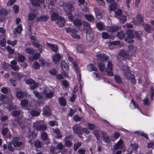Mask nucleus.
<instances>
[{
  "instance_id": "obj_1",
  "label": "nucleus",
  "mask_w": 154,
  "mask_h": 154,
  "mask_svg": "<svg viewBox=\"0 0 154 154\" xmlns=\"http://www.w3.org/2000/svg\"><path fill=\"white\" fill-rule=\"evenodd\" d=\"M127 51L122 50L120 51L119 55L121 56L125 60L128 59L132 56L133 53H131L130 51L132 48V46H127Z\"/></svg>"
},
{
  "instance_id": "obj_2",
  "label": "nucleus",
  "mask_w": 154,
  "mask_h": 154,
  "mask_svg": "<svg viewBox=\"0 0 154 154\" xmlns=\"http://www.w3.org/2000/svg\"><path fill=\"white\" fill-rule=\"evenodd\" d=\"M34 128L38 131H45L47 128V126L45 124H41L40 122H34L32 125Z\"/></svg>"
},
{
  "instance_id": "obj_3",
  "label": "nucleus",
  "mask_w": 154,
  "mask_h": 154,
  "mask_svg": "<svg viewBox=\"0 0 154 154\" xmlns=\"http://www.w3.org/2000/svg\"><path fill=\"white\" fill-rule=\"evenodd\" d=\"M61 68L62 72L61 73L66 77H68L67 74L68 72L69 67L68 65L65 61H62L61 63Z\"/></svg>"
},
{
  "instance_id": "obj_4",
  "label": "nucleus",
  "mask_w": 154,
  "mask_h": 154,
  "mask_svg": "<svg viewBox=\"0 0 154 154\" xmlns=\"http://www.w3.org/2000/svg\"><path fill=\"white\" fill-rule=\"evenodd\" d=\"M105 71L107 75L109 76H113L114 74L112 72V64L111 61H109L107 65V68Z\"/></svg>"
},
{
  "instance_id": "obj_5",
  "label": "nucleus",
  "mask_w": 154,
  "mask_h": 154,
  "mask_svg": "<svg viewBox=\"0 0 154 154\" xmlns=\"http://www.w3.org/2000/svg\"><path fill=\"white\" fill-rule=\"evenodd\" d=\"M101 133L102 135L101 139L103 140L106 143H109L111 140L110 137L107 135V133L103 131H101Z\"/></svg>"
},
{
  "instance_id": "obj_6",
  "label": "nucleus",
  "mask_w": 154,
  "mask_h": 154,
  "mask_svg": "<svg viewBox=\"0 0 154 154\" xmlns=\"http://www.w3.org/2000/svg\"><path fill=\"white\" fill-rule=\"evenodd\" d=\"M12 141L13 145L14 146L18 147L21 146L22 144V142L20 141L19 137H13Z\"/></svg>"
},
{
  "instance_id": "obj_7",
  "label": "nucleus",
  "mask_w": 154,
  "mask_h": 154,
  "mask_svg": "<svg viewBox=\"0 0 154 154\" xmlns=\"http://www.w3.org/2000/svg\"><path fill=\"white\" fill-rule=\"evenodd\" d=\"M94 11L95 13L96 17L98 19L102 18L103 14L100 9L96 7L94 8Z\"/></svg>"
},
{
  "instance_id": "obj_8",
  "label": "nucleus",
  "mask_w": 154,
  "mask_h": 154,
  "mask_svg": "<svg viewBox=\"0 0 154 154\" xmlns=\"http://www.w3.org/2000/svg\"><path fill=\"white\" fill-rule=\"evenodd\" d=\"M75 134H82V128L78 125H75L72 128Z\"/></svg>"
},
{
  "instance_id": "obj_9",
  "label": "nucleus",
  "mask_w": 154,
  "mask_h": 154,
  "mask_svg": "<svg viewBox=\"0 0 154 154\" xmlns=\"http://www.w3.org/2000/svg\"><path fill=\"white\" fill-rule=\"evenodd\" d=\"M98 60L101 61H106L109 59V57L103 53L99 54L97 55Z\"/></svg>"
},
{
  "instance_id": "obj_10",
  "label": "nucleus",
  "mask_w": 154,
  "mask_h": 154,
  "mask_svg": "<svg viewBox=\"0 0 154 154\" xmlns=\"http://www.w3.org/2000/svg\"><path fill=\"white\" fill-rule=\"evenodd\" d=\"M119 29L117 25H114L113 26H108L106 28V30L110 32H113L117 31Z\"/></svg>"
},
{
  "instance_id": "obj_11",
  "label": "nucleus",
  "mask_w": 154,
  "mask_h": 154,
  "mask_svg": "<svg viewBox=\"0 0 154 154\" xmlns=\"http://www.w3.org/2000/svg\"><path fill=\"white\" fill-rule=\"evenodd\" d=\"M83 24L84 32L85 33H88L91 32V29L90 28V25L88 22H84Z\"/></svg>"
},
{
  "instance_id": "obj_12",
  "label": "nucleus",
  "mask_w": 154,
  "mask_h": 154,
  "mask_svg": "<svg viewBox=\"0 0 154 154\" xmlns=\"http://www.w3.org/2000/svg\"><path fill=\"white\" fill-rule=\"evenodd\" d=\"M43 115L47 117H49L50 116V109L49 107L48 106H45L43 109Z\"/></svg>"
},
{
  "instance_id": "obj_13",
  "label": "nucleus",
  "mask_w": 154,
  "mask_h": 154,
  "mask_svg": "<svg viewBox=\"0 0 154 154\" xmlns=\"http://www.w3.org/2000/svg\"><path fill=\"white\" fill-rule=\"evenodd\" d=\"M143 16L140 14H138L136 17L137 22L139 24L143 25L144 24V22L143 20Z\"/></svg>"
},
{
  "instance_id": "obj_14",
  "label": "nucleus",
  "mask_w": 154,
  "mask_h": 154,
  "mask_svg": "<svg viewBox=\"0 0 154 154\" xmlns=\"http://www.w3.org/2000/svg\"><path fill=\"white\" fill-rule=\"evenodd\" d=\"M65 22V20L62 17H60L58 18V19L56 22V23L57 24L59 27L63 26Z\"/></svg>"
},
{
  "instance_id": "obj_15",
  "label": "nucleus",
  "mask_w": 154,
  "mask_h": 154,
  "mask_svg": "<svg viewBox=\"0 0 154 154\" xmlns=\"http://www.w3.org/2000/svg\"><path fill=\"white\" fill-rule=\"evenodd\" d=\"M47 46L49 47L50 49L54 52H56L58 49L57 45L55 44H51L47 43Z\"/></svg>"
},
{
  "instance_id": "obj_16",
  "label": "nucleus",
  "mask_w": 154,
  "mask_h": 154,
  "mask_svg": "<svg viewBox=\"0 0 154 154\" xmlns=\"http://www.w3.org/2000/svg\"><path fill=\"white\" fill-rule=\"evenodd\" d=\"M123 141L121 140H119L114 146V149H121L123 146Z\"/></svg>"
},
{
  "instance_id": "obj_17",
  "label": "nucleus",
  "mask_w": 154,
  "mask_h": 154,
  "mask_svg": "<svg viewBox=\"0 0 154 154\" xmlns=\"http://www.w3.org/2000/svg\"><path fill=\"white\" fill-rule=\"evenodd\" d=\"M30 0L32 4L35 6H40V3H42L44 2L45 0Z\"/></svg>"
},
{
  "instance_id": "obj_18",
  "label": "nucleus",
  "mask_w": 154,
  "mask_h": 154,
  "mask_svg": "<svg viewBox=\"0 0 154 154\" xmlns=\"http://www.w3.org/2000/svg\"><path fill=\"white\" fill-rule=\"evenodd\" d=\"M53 61L55 63H57L61 59V56L59 53L56 54L52 57Z\"/></svg>"
},
{
  "instance_id": "obj_19",
  "label": "nucleus",
  "mask_w": 154,
  "mask_h": 154,
  "mask_svg": "<svg viewBox=\"0 0 154 154\" xmlns=\"http://www.w3.org/2000/svg\"><path fill=\"white\" fill-rule=\"evenodd\" d=\"M86 33L87 40L89 42L93 41V40L94 35L92 32Z\"/></svg>"
},
{
  "instance_id": "obj_20",
  "label": "nucleus",
  "mask_w": 154,
  "mask_h": 154,
  "mask_svg": "<svg viewBox=\"0 0 154 154\" xmlns=\"http://www.w3.org/2000/svg\"><path fill=\"white\" fill-rule=\"evenodd\" d=\"M96 27L100 31H103L105 29V25L104 23L101 22H98L96 23Z\"/></svg>"
},
{
  "instance_id": "obj_21",
  "label": "nucleus",
  "mask_w": 154,
  "mask_h": 154,
  "mask_svg": "<svg viewBox=\"0 0 154 154\" xmlns=\"http://www.w3.org/2000/svg\"><path fill=\"white\" fill-rule=\"evenodd\" d=\"M85 18L88 21L91 22L94 21L95 18L92 14H87L84 15Z\"/></svg>"
},
{
  "instance_id": "obj_22",
  "label": "nucleus",
  "mask_w": 154,
  "mask_h": 154,
  "mask_svg": "<svg viewBox=\"0 0 154 154\" xmlns=\"http://www.w3.org/2000/svg\"><path fill=\"white\" fill-rule=\"evenodd\" d=\"M77 50L78 52L81 53H85V48L81 45H79L77 46Z\"/></svg>"
},
{
  "instance_id": "obj_23",
  "label": "nucleus",
  "mask_w": 154,
  "mask_h": 154,
  "mask_svg": "<svg viewBox=\"0 0 154 154\" xmlns=\"http://www.w3.org/2000/svg\"><path fill=\"white\" fill-rule=\"evenodd\" d=\"M33 94L34 95L35 97L38 99H43L44 95L42 93H39L38 91H33Z\"/></svg>"
},
{
  "instance_id": "obj_24",
  "label": "nucleus",
  "mask_w": 154,
  "mask_h": 154,
  "mask_svg": "<svg viewBox=\"0 0 154 154\" xmlns=\"http://www.w3.org/2000/svg\"><path fill=\"white\" fill-rule=\"evenodd\" d=\"M48 19V17L46 15H43L40 16L38 19L37 21H46Z\"/></svg>"
},
{
  "instance_id": "obj_25",
  "label": "nucleus",
  "mask_w": 154,
  "mask_h": 154,
  "mask_svg": "<svg viewBox=\"0 0 154 154\" xmlns=\"http://www.w3.org/2000/svg\"><path fill=\"white\" fill-rule=\"evenodd\" d=\"M134 35H131V36H127L125 39V40L128 43H132L133 41Z\"/></svg>"
},
{
  "instance_id": "obj_26",
  "label": "nucleus",
  "mask_w": 154,
  "mask_h": 154,
  "mask_svg": "<svg viewBox=\"0 0 154 154\" xmlns=\"http://www.w3.org/2000/svg\"><path fill=\"white\" fill-rule=\"evenodd\" d=\"M7 124H5L4 125V126L3 127L2 132L3 135H6L8 131V129L7 127Z\"/></svg>"
},
{
  "instance_id": "obj_27",
  "label": "nucleus",
  "mask_w": 154,
  "mask_h": 154,
  "mask_svg": "<svg viewBox=\"0 0 154 154\" xmlns=\"http://www.w3.org/2000/svg\"><path fill=\"white\" fill-rule=\"evenodd\" d=\"M58 100L61 105L63 106H65L66 105V101L65 99L63 97H59Z\"/></svg>"
},
{
  "instance_id": "obj_28",
  "label": "nucleus",
  "mask_w": 154,
  "mask_h": 154,
  "mask_svg": "<svg viewBox=\"0 0 154 154\" xmlns=\"http://www.w3.org/2000/svg\"><path fill=\"white\" fill-rule=\"evenodd\" d=\"M40 112L39 110L34 109L31 111L30 114L32 116H38L39 115Z\"/></svg>"
},
{
  "instance_id": "obj_29",
  "label": "nucleus",
  "mask_w": 154,
  "mask_h": 154,
  "mask_svg": "<svg viewBox=\"0 0 154 154\" xmlns=\"http://www.w3.org/2000/svg\"><path fill=\"white\" fill-rule=\"evenodd\" d=\"M43 93L45 94V97L47 98H50L52 97L53 95V92H49L47 93L46 91L45 90H44Z\"/></svg>"
},
{
  "instance_id": "obj_30",
  "label": "nucleus",
  "mask_w": 154,
  "mask_h": 154,
  "mask_svg": "<svg viewBox=\"0 0 154 154\" xmlns=\"http://www.w3.org/2000/svg\"><path fill=\"white\" fill-rule=\"evenodd\" d=\"M100 131L99 130L96 129L93 131V134L95 135L96 138L97 140L100 139Z\"/></svg>"
},
{
  "instance_id": "obj_31",
  "label": "nucleus",
  "mask_w": 154,
  "mask_h": 154,
  "mask_svg": "<svg viewBox=\"0 0 154 154\" xmlns=\"http://www.w3.org/2000/svg\"><path fill=\"white\" fill-rule=\"evenodd\" d=\"M53 130L54 132L56 134L57 138L59 139L61 137V134L58 128L53 129Z\"/></svg>"
},
{
  "instance_id": "obj_32",
  "label": "nucleus",
  "mask_w": 154,
  "mask_h": 154,
  "mask_svg": "<svg viewBox=\"0 0 154 154\" xmlns=\"http://www.w3.org/2000/svg\"><path fill=\"white\" fill-rule=\"evenodd\" d=\"M72 63L74 67V69L75 72L76 73H79V72L80 70L79 69L76 62L75 61H74L72 62Z\"/></svg>"
},
{
  "instance_id": "obj_33",
  "label": "nucleus",
  "mask_w": 154,
  "mask_h": 154,
  "mask_svg": "<svg viewBox=\"0 0 154 154\" xmlns=\"http://www.w3.org/2000/svg\"><path fill=\"white\" fill-rule=\"evenodd\" d=\"M114 79L116 82L118 83H122V81L121 77L119 75H116L114 77Z\"/></svg>"
},
{
  "instance_id": "obj_34",
  "label": "nucleus",
  "mask_w": 154,
  "mask_h": 154,
  "mask_svg": "<svg viewBox=\"0 0 154 154\" xmlns=\"http://www.w3.org/2000/svg\"><path fill=\"white\" fill-rule=\"evenodd\" d=\"M25 51L26 53L31 55H32L35 53V51L33 49L30 48H26L25 50Z\"/></svg>"
},
{
  "instance_id": "obj_35",
  "label": "nucleus",
  "mask_w": 154,
  "mask_h": 154,
  "mask_svg": "<svg viewBox=\"0 0 154 154\" xmlns=\"http://www.w3.org/2000/svg\"><path fill=\"white\" fill-rule=\"evenodd\" d=\"M29 102L26 99H23L21 101L20 105L22 107H26L28 104Z\"/></svg>"
},
{
  "instance_id": "obj_36",
  "label": "nucleus",
  "mask_w": 154,
  "mask_h": 154,
  "mask_svg": "<svg viewBox=\"0 0 154 154\" xmlns=\"http://www.w3.org/2000/svg\"><path fill=\"white\" fill-rule=\"evenodd\" d=\"M118 18L119 19V22L122 23L125 22L126 20V17L124 15H121Z\"/></svg>"
},
{
  "instance_id": "obj_37",
  "label": "nucleus",
  "mask_w": 154,
  "mask_h": 154,
  "mask_svg": "<svg viewBox=\"0 0 154 154\" xmlns=\"http://www.w3.org/2000/svg\"><path fill=\"white\" fill-rule=\"evenodd\" d=\"M57 149L56 147L54 146H51L50 151L51 153L54 154H57V153L60 152L57 151Z\"/></svg>"
},
{
  "instance_id": "obj_38",
  "label": "nucleus",
  "mask_w": 154,
  "mask_h": 154,
  "mask_svg": "<svg viewBox=\"0 0 154 154\" xmlns=\"http://www.w3.org/2000/svg\"><path fill=\"white\" fill-rule=\"evenodd\" d=\"M117 35L119 39H122L125 37V34L122 31L120 32L117 33Z\"/></svg>"
},
{
  "instance_id": "obj_39",
  "label": "nucleus",
  "mask_w": 154,
  "mask_h": 154,
  "mask_svg": "<svg viewBox=\"0 0 154 154\" xmlns=\"http://www.w3.org/2000/svg\"><path fill=\"white\" fill-rule=\"evenodd\" d=\"M16 95L17 97L19 99L23 98L24 97V94L21 91H18L16 92Z\"/></svg>"
},
{
  "instance_id": "obj_40",
  "label": "nucleus",
  "mask_w": 154,
  "mask_h": 154,
  "mask_svg": "<svg viewBox=\"0 0 154 154\" xmlns=\"http://www.w3.org/2000/svg\"><path fill=\"white\" fill-rule=\"evenodd\" d=\"M131 75H133L129 71H127L124 73V76L125 79H129Z\"/></svg>"
},
{
  "instance_id": "obj_41",
  "label": "nucleus",
  "mask_w": 154,
  "mask_h": 154,
  "mask_svg": "<svg viewBox=\"0 0 154 154\" xmlns=\"http://www.w3.org/2000/svg\"><path fill=\"white\" fill-rule=\"evenodd\" d=\"M34 145L37 148H41L42 147V143L40 141L38 140L35 142Z\"/></svg>"
},
{
  "instance_id": "obj_42",
  "label": "nucleus",
  "mask_w": 154,
  "mask_h": 154,
  "mask_svg": "<svg viewBox=\"0 0 154 154\" xmlns=\"http://www.w3.org/2000/svg\"><path fill=\"white\" fill-rule=\"evenodd\" d=\"M135 133L140 136H143L145 138L148 139V137L147 135L146 134L144 133L143 131H136L135 132Z\"/></svg>"
},
{
  "instance_id": "obj_43",
  "label": "nucleus",
  "mask_w": 154,
  "mask_h": 154,
  "mask_svg": "<svg viewBox=\"0 0 154 154\" xmlns=\"http://www.w3.org/2000/svg\"><path fill=\"white\" fill-rule=\"evenodd\" d=\"M98 66L101 72H103L105 68V64L103 62L99 63L98 64Z\"/></svg>"
},
{
  "instance_id": "obj_44",
  "label": "nucleus",
  "mask_w": 154,
  "mask_h": 154,
  "mask_svg": "<svg viewBox=\"0 0 154 154\" xmlns=\"http://www.w3.org/2000/svg\"><path fill=\"white\" fill-rule=\"evenodd\" d=\"M41 136L42 139L43 140H47L48 138L47 134L45 132H43L41 133Z\"/></svg>"
},
{
  "instance_id": "obj_45",
  "label": "nucleus",
  "mask_w": 154,
  "mask_h": 154,
  "mask_svg": "<svg viewBox=\"0 0 154 154\" xmlns=\"http://www.w3.org/2000/svg\"><path fill=\"white\" fill-rule=\"evenodd\" d=\"M117 8V5L116 3H113L109 7V10L111 11H114Z\"/></svg>"
},
{
  "instance_id": "obj_46",
  "label": "nucleus",
  "mask_w": 154,
  "mask_h": 154,
  "mask_svg": "<svg viewBox=\"0 0 154 154\" xmlns=\"http://www.w3.org/2000/svg\"><path fill=\"white\" fill-rule=\"evenodd\" d=\"M115 16L116 17L118 18L119 17L122 15V11L120 9H118L115 12Z\"/></svg>"
},
{
  "instance_id": "obj_47",
  "label": "nucleus",
  "mask_w": 154,
  "mask_h": 154,
  "mask_svg": "<svg viewBox=\"0 0 154 154\" xmlns=\"http://www.w3.org/2000/svg\"><path fill=\"white\" fill-rule=\"evenodd\" d=\"M8 13L7 11L4 8H2L0 10V15L2 16H5Z\"/></svg>"
},
{
  "instance_id": "obj_48",
  "label": "nucleus",
  "mask_w": 154,
  "mask_h": 154,
  "mask_svg": "<svg viewBox=\"0 0 154 154\" xmlns=\"http://www.w3.org/2000/svg\"><path fill=\"white\" fill-rule=\"evenodd\" d=\"M134 34L135 36L137 37L139 40H141L140 37L142 34V32L141 31H135L134 32Z\"/></svg>"
},
{
  "instance_id": "obj_49",
  "label": "nucleus",
  "mask_w": 154,
  "mask_h": 154,
  "mask_svg": "<svg viewBox=\"0 0 154 154\" xmlns=\"http://www.w3.org/2000/svg\"><path fill=\"white\" fill-rule=\"evenodd\" d=\"M59 17L57 13H53L51 14V20H57L58 18H59Z\"/></svg>"
},
{
  "instance_id": "obj_50",
  "label": "nucleus",
  "mask_w": 154,
  "mask_h": 154,
  "mask_svg": "<svg viewBox=\"0 0 154 154\" xmlns=\"http://www.w3.org/2000/svg\"><path fill=\"white\" fill-rule=\"evenodd\" d=\"M81 143L79 142L75 143L74 145V150L75 151L76 150L81 146Z\"/></svg>"
},
{
  "instance_id": "obj_51",
  "label": "nucleus",
  "mask_w": 154,
  "mask_h": 154,
  "mask_svg": "<svg viewBox=\"0 0 154 154\" xmlns=\"http://www.w3.org/2000/svg\"><path fill=\"white\" fill-rule=\"evenodd\" d=\"M88 68L90 71L96 70V69L94 67L93 64L91 63L88 66Z\"/></svg>"
},
{
  "instance_id": "obj_52",
  "label": "nucleus",
  "mask_w": 154,
  "mask_h": 154,
  "mask_svg": "<svg viewBox=\"0 0 154 154\" xmlns=\"http://www.w3.org/2000/svg\"><path fill=\"white\" fill-rule=\"evenodd\" d=\"M74 24L78 26H80L82 23L80 20L78 19H75L73 21Z\"/></svg>"
},
{
  "instance_id": "obj_53",
  "label": "nucleus",
  "mask_w": 154,
  "mask_h": 154,
  "mask_svg": "<svg viewBox=\"0 0 154 154\" xmlns=\"http://www.w3.org/2000/svg\"><path fill=\"white\" fill-rule=\"evenodd\" d=\"M33 66L35 69H37L40 68V65L36 61L34 62Z\"/></svg>"
},
{
  "instance_id": "obj_54",
  "label": "nucleus",
  "mask_w": 154,
  "mask_h": 154,
  "mask_svg": "<svg viewBox=\"0 0 154 154\" xmlns=\"http://www.w3.org/2000/svg\"><path fill=\"white\" fill-rule=\"evenodd\" d=\"M82 134L83 133H84L86 134H88L90 133V132L89 129L86 128H82Z\"/></svg>"
},
{
  "instance_id": "obj_55",
  "label": "nucleus",
  "mask_w": 154,
  "mask_h": 154,
  "mask_svg": "<svg viewBox=\"0 0 154 154\" xmlns=\"http://www.w3.org/2000/svg\"><path fill=\"white\" fill-rule=\"evenodd\" d=\"M25 60V56L21 54L19 55L18 57V61L20 62L23 61Z\"/></svg>"
},
{
  "instance_id": "obj_56",
  "label": "nucleus",
  "mask_w": 154,
  "mask_h": 154,
  "mask_svg": "<svg viewBox=\"0 0 154 154\" xmlns=\"http://www.w3.org/2000/svg\"><path fill=\"white\" fill-rule=\"evenodd\" d=\"M70 111L68 115L70 116H72L75 112L76 110L75 109H74L70 108L69 109Z\"/></svg>"
},
{
  "instance_id": "obj_57",
  "label": "nucleus",
  "mask_w": 154,
  "mask_h": 154,
  "mask_svg": "<svg viewBox=\"0 0 154 154\" xmlns=\"http://www.w3.org/2000/svg\"><path fill=\"white\" fill-rule=\"evenodd\" d=\"M17 41L16 40H15L13 41H11L10 40H8L7 41V43L13 46H14L17 44Z\"/></svg>"
},
{
  "instance_id": "obj_58",
  "label": "nucleus",
  "mask_w": 154,
  "mask_h": 154,
  "mask_svg": "<svg viewBox=\"0 0 154 154\" xmlns=\"http://www.w3.org/2000/svg\"><path fill=\"white\" fill-rule=\"evenodd\" d=\"M63 147V146L62 143H57L56 148L57 149L60 150L62 149Z\"/></svg>"
},
{
  "instance_id": "obj_59",
  "label": "nucleus",
  "mask_w": 154,
  "mask_h": 154,
  "mask_svg": "<svg viewBox=\"0 0 154 154\" xmlns=\"http://www.w3.org/2000/svg\"><path fill=\"white\" fill-rule=\"evenodd\" d=\"M35 14L33 13H30L29 14L28 19L31 20L34 19L35 17Z\"/></svg>"
},
{
  "instance_id": "obj_60",
  "label": "nucleus",
  "mask_w": 154,
  "mask_h": 154,
  "mask_svg": "<svg viewBox=\"0 0 154 154\" xmlns=\"http://www.w3.org/2000/svg\"><path fill=\"white\" fill-rule=\"evenodd\" d=\"M20 113V110H15L12 112V115L14 116H18Z\"/></svg>"
},
{
  "instance_id": "obj_61",
  "label": "nucleus",
  "mask_w": 154,
  "mask_h": 154,
  "mask_svg": "<svg viewBox=\"0 0 154 154\" xmlns=\"http://www.w3.org/2000/svg\"><path fill=\"white\" fill-rule=\"evenodd\" d=\"M6 49L8 50L9 53L11 54H13L14 53V50L12 49L9 46H8L6 47Z\"/></svg>"
},
{
  "instance_id": "obj_62",
  "label": "nucleus",
  "mask_w": 154,
  "mask_h": 154,
  "mask_svg": "<svg viewBox=\"0 0 154 154\" xmlns=\"http://www.w3.org/2000/svg\"><path fill=\"white\" fill-rule=\"evenodd\" d=\"M109 34L106 32H103L101 34L102 38L104 39H108V37Z\"/></svg>"
},
{
  "instance_id": "obj_63",
  "label": "nucleus",
  "mask_w": 154,
  "mask_h": 154,
  "mask_svg": "<svg viewBox=\"0 0 154 154\" xmlns=\"http://www.w3.org/2000/svg\"><path fill=\"white\" fill-rule=\"evenodd\" d=\"M38 86L37 83H35L34 81V83L31 85L30 89L31 90H33L36 88Z\"/></svg>"
},
{
  "instance_id": "obj_64",
  "label": "nucleus",
  "mask_w": 154,
  "mask_h": 154,
  "mask_svg": "<svg viewBox=\"0 0 154 154\" xmlns=\"http://www.w3.org/2000/svg\"><path fill=\"white\" fill-rule=\"evenodd\" d=\"M13 8L15 13H17L18 12L19 10V7L17 5H14L13 6Z\"/></svg>"
}]
</instances>
